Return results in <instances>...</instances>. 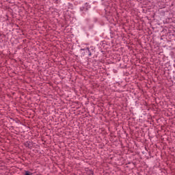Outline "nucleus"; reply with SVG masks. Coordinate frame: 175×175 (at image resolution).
I'll return each mask as SVG.
<instances>
[{
	"mask_svg": "<svg viewBox=\"0 0 175 175\" xmlns=\"http://www.w3.org/2000/svg\"><path fill=\"white\" fill-rule=\"evenodd\" d=\"M92 174H94V172H92Z\"/></svg>",
	"mask_w": 175,
	"mask_h": 175,
	"instance_id": "7ed1b4c3",
	"label": "nucleus"
},
{
	"mask_svg": "<svg viewBox=\"0 0 175 175\" xmlns=\"http://www.w3.org/2000/svg\"><path fill=\"white\" fill-rule=\"evenodd\" d=\"M25 175H32V173L30 172L29 171H25Z\"/></svg>",
	"mask_w": 175,
	"mask_h": 175,
	"instance_id": "f257e3e1",
	"label": "nucleus"
},
{
	"mask_svg": "<svg viewBox=\"0 0 175 175\" xmlns=\"http://www.w3.org/2000/svg\"><path fill=\"white\" fill-rule=\"evenodd\" d=\"M87 50L89 51V55H91V52H90V48H87Z\"/></svg>",
	"mask_w": 175,
	"mask_h": 175,
	"instance_id": "f03ea898",
	"label": "nucleus"
}]
</instances>
